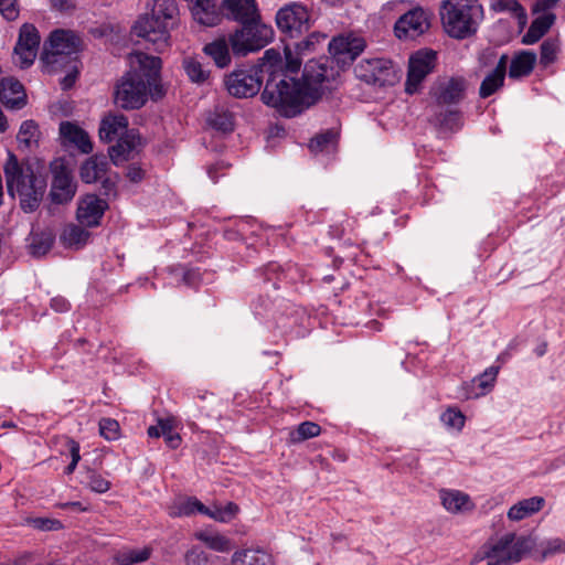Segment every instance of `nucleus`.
<instances>
[{"label":"nucleus","instance_id":"20e7f679","mask_svg":"<svg viewBox=\"0 0 565 565\" xmlns=\"http://www.w3.org/2000/svg\"><path fill=\"white\" fill-rule=\"evenodd\" d=\"M7 190L11 198L19 200L24 213L35 212L46 191V180L30 167H22L14 156L4 166Z\"/></svg>","mask_w":565,"mask_h":565},{"label":"nucleus","instance_id":"774afa93","mask_svg":"<svg viewBox=\"0 0 565 565\" xmlns=\"http://www.w3.org/2000/svg\"><path fill=\"white\" fill-rule=\"evenodd\" d=\"M62 508L63 509H73V510H78V511H85L86 510V508L83 507V504L81 502H78V501L63 503Z\"/></svg>","mask_w":565,"mask_h":565},{"label":"nucleus","instance_id":"de8ad7c7","mask_svg":"<svg viewBox=\"0 0 565 565\" xmlns=\"http://www.w3.org/2000/svg\"><path fill=\"white\" fill-rule=\"evenodd\" d=\"M498 372L499 367L490 366L482 374L473 379V382L482 390L480 394H484L487 390L493 386Z\"/></svg>","mask_w":565,"mask_h":565},{"label":"nucleus","instance_id":"39448f33","mask_svg":"<svg viewBox=\"0 0 565 565\" xmlns=\"http://www.w3.org/2000/svg\"><path fill=\"white\" fill-rule=\"evenodd\" d=\"M440 18L450 38L463 40L476 34L483 19V9L477 0H444Z\"/></svg>","mask_w":565,"mask_h":565},{"label":"nucleus","instance_id":"69168bd1","mask_svg":"<svg viewBox=\"0 0 565 565\" xmlns=\"http://www.w3.org/2000/svg\"><path fill=\"white\" fill-rule=\"evenodd\" d=\"M76 79V72L75 73H68L61 82L63 89H68L73 86Z\"/></svg>","mask_w":565,"mask_h":565},{"label":"nucleus","instance_id":"c03bdc74","mask_svg":"<svg viewBox=\"0 0 565 565\" xmlns=\"http://www.w3.org/2000/svg\"><path fill=\"white\" fill-rule=\"evenodd\" d=\"M150 551L143 550H128L118 554L117 561L120 565H132L136 563L145 562L149 558Z\"/></svg>","mask_w":565,"mask_h":565},{"label":"nucleus","instance_id":"473e14b6","mask_svg":"<svg viewBox=\"0 0 565 565\" xmlns=\"http://www.w3.org/2000/svg\"><path fill=\"white\" fill-rule=\"evenodd\" d=\"M79 483L96 493H105L110 489V481L96 470L85 467L78 475Z\"/></svg>","mask_w":565,"mask_h":565},{"label":"nucleus","instance_id":"0e129e2a","mask_svg":"<svg viewBox=\"0 0 565 565\" xmlns=\"http://www.w3.org/2000/svg\"><path fill=\"white\" fill-rule=\"evenodd\" d=\"M207 516L218 522H226V518L221 512V507L209 508Z\"/></svg>","mask_w":565,"mask_h":565},{"label":"nucleus","instance_id":"052dcab7","mask_svg":"<svg viewBox=\"0 0 565 565\" xmlns=\"http://www.w3.org/2000/svg\"><path fill=\"white\" fill-rule=\"evenodd\" d=\"M100 181H102V188L104 191L103 193L105 195H110L115 190V184H116L115 180H113L110 177L105 175Z\"/></svg>","mask_w":565,"mask_h":565},{"label":"nucleus","instance_id":"2f4dec72","mask_svg":"<svg viewBox=\"0 0 565 565\" xmlns=\"http://www.w3.org/2000/svg\"><path fill=\"white\" fill-rule=\"evenodd\" d=\"M228 44L225 39H217L211 43H207L203 52L210 56L215 65L220 68H224L231 63V54L228 50Z\"/></svg>","mask_w":565,"mask_h":565},{"label":"nucleus","instance_id":"cd10ccee","mask_svg":"<svg viewBox=\"0 0 565 565\" xmlns=\"http://www.w3.org/2000/svg\"><path fill=\"white\" fill-rule=\"evenodd\" d=\"M555 21V14L545 13L537 17L530 25L526 33L523 35L522 42L524 44L536 43L553 25Z\"/></svg>","mask_w":565,"mask_h":565},{"label":"nucleus","instance_id":"f3484780","mask_svg":"<svg viewBox=\"0 0 565 565\" xmlns=\"http://www.w3.org/2000/svg\"><path fill=\"white\" fill-rule=\"evenodd\" d=\"M220 10L226 19L239 24L260 17L256 0H223Z\"/></svg>","mask_w":565,"mask_h":565},{"label":"nucleus","instance_id":"e433bc0d","mask_svg":"<svg viewBox=\"0 0 565 565\" xmlns=\"http://www.w3.org/2000/svg\"><path fill=\"white\" fill-rule=\"evenodd\" d=\"M54 237L49 232L34 233L30 244V253L34 257L44 256L53 246Z\"/></svg>","mask_w":565,"mask_h":565},{"label":"nucleus","instance_id":"6e6552de","mask_svg":"<svg viewBox=\"0 0 565 565\" xmlns=\"http://www.w3.org/2000/svg\"><path fill=\"white\" fill-rule=\"evenodd\" d=\"M527 548L526 539H516L514 533H508L494 542L484 544L481 558L488 561L487 565H511L521 561Z\"/></svg>","mask_w":565,"mask_h":565},{"label":"nucleus","instance_id":"13d9d810","mask_svg":"<svg viewBox=\"0 0 565 565\" xmlns=\"http://www.w3.org/2000/svg\"><path fill=\"white\" fill-rule=\"evenodd\" d=\"M51 307L56 312H65L70 309V303L64 297L57 296L51 299Z\"/></svg>","mask_w":565,"mask_h":565},{"label":"nucleus","instance_id":"c9c22d12","mask_svg":"<svg viewBox=\"0 0 565 565\" xmlns=\"http://www.w3.org/2000/svg\"><path fill=\"white\" fill-rule=\"evenodd\" d=\"M440 498L444 508L452 513L463 511L469 503V497L460 491H441Z\"/></svg>","mask_w":565,"mask_h":565},{"label":"nucleus","instance_id":"7ed1b4c3","mask_svg":"<svg viewBox=\"0 0 565 565\" xmlns=\"http://www.w3.org/2000/svg\"><path fill=\"white\" fill-rule=\"evenodd\" d=\"M179 9L175 0H154L151 13L141 15L132 26V34L163 52L171 43V31L177 26Z\"/></svg>","mask_w":565,"mask_h":565},{"label":"nucleus","instance_id":"bb28decb","mask_svg":"<svg viewBox=\"0 0 565 565\" xmlns=\"http://www.w3.org/2000/svg\"><path fill=\"white\" fill-rule=\"evenodd\" d=\"M231 565H273V559L265 551L247 548L235 552Z\"/></svg>","mask_w":565,"mask_h":565},{"label":"nucleus","instance_id":"603ef678","mask_svg":"<svg viewBox=\"0 0 565 565\" xmlns=\"http://www.w3.org/2000/svg\"><path fill=\"white\" fill-rule=\"evenodd\" d=\"M0 13L8 21L15 20L19 17L17 0H0Z\"/></svg>","mask_w":565,"mask_h":565},{"label":"nucleus","instance_id":"6e6d98bb","mask_svg":"<svg viewBox=\"0 0 565 565\" xmlns=\"http://www.w3.org/2000/svg\"><path fill=\"white\" fill-rule=\"evenodd\" d=\"M558 553H565V541L561 539H553L546 543L543 550V557H548Z\"/></svg>","mask_w":565,"mask_h":565},{"label":"nucleus","instance_id":"9b49d317","mask_svg":"<svg viewBox=\"0 0 565 565\" xmlns=\"http://www.w3.org/2000/svg\"><path fill=\"white\" fill-rule=\"evenodd\" d=\"M276 23L282 33L290 39H295L309 29L308 9L299 2L286 4L278 10Z\"/></svg>","mask_w":565,"mask_h":565},{"label":"nucleus","instance_id":"8fccbe9b","mask_svg":"<svg viewBox=\"0 0 565 565\" xmlns=\"http://www.w3.org/2000/svg\"><path fill=\"white\" fill-rule=\"evenodd\" d=\"M192 502H194V498H186L182 501L175 502L170 509V515L177 518L194 514V505Z\"/></svg>","mask_w":565,"mask_h":565},{"label":"nucleus","instance_id":"7c9ffc66","mask_svg":"<svg viewBox=\"0 0 565 565\" xmlns=\"http://www.w3.org/2000/svg\"><path fill=\"white\" fill-rule=\"evenodd\" d=\"M207 124L222 134L234 130V115L224 106L217 105L207 117Z\"/></svg>","mask_w":565,"mask_h":565},{"label":"nucleus","instance_id":"1a4fd4ad","mask_svg":"<svg viewBox=\"0 0 565 565\" xmlns=\"http://www.w3.org/2000/svg\"><path fill=\"white\" fill-rule=\"evenodd\" d=\"M52 174L49 200L52 204L65 205L73 201L77 192V182L65 158H56L50 163Z\"/></svg>","mask_w":565,"mask_h":565},{"label":"nucleus","instance_id":"a878e982","mask_svg":"<svg viewBox=\"0 0 565 565\" xmlns=\"http://www.w3.org/2000/svg\"><path fill=\"white\" fill-rule=\"evenodd\" d=\"M545 503L542 497H532L524 499L512 505L508 511V518L512 521H520L524 518L539 512Z\"/></svg>","mask_w":565,"mask_h":565},{"label":"nucleus","instance_id":"4d7b16f0","mask_svg":"<svg viewBox=\"0 0 565 565\" xmlns=\"http://www.w3.org/2000/svg\"><path fill=\"white\" fill-rule=\"evenodd\" d=\"M143 175H145V171L136 164H131L127 168L126 177L131 182H135V183L140 182L143 179Z\"/></svg>","mask_w":565,"mask_h":565},{"label":"nucleus","instance_id":"4468645a","mask_svg":"<svg viewBox=\"0 0 565 565\" xmlns=\"http://www.w3.org/2000/svg\"><path fill=\"white\" fill-rule=\"evenodd\" d=\"M79 39L72 32L55 30L44 43L43 58L51 64L58 62V56H71L77 53Z\"/></svg>","mask_w":565,"mask_h":565},{"label":"nucleus","instance_id":"bf43d9fd","mask_svg":"<svg viewBox=\"0 0 565 565\" xmlns=\"http://www.w3.org/2000/svg\"><path fill=\"white\" fill-rule=\"evenodd\" d=\"M221 512L226 518V522H228L238 512V507L233 502H228L224 508L221 507Z\"/></svg>","mask_w":565,"mask_h":565},{"label":"nucleus","instance_id":"c756f323","mask_svg":"<svg viewBox=\"0 0 565 565\" xmlns=\"http://www.w3.org/2000/svg\"><path fill=\"white\" fill-rule=\"evenodd\" d=\"M194 3L193 14L195 19L207 26L216 25L220 14L212 0H191Z\"/></svg>","mask_w":565,"mask_h":565},{"label":"nucleus","instance_id":"4c0bfd02","mask_svg":"<svg viewBox=\"0 0 565 565\" xmlns=\"http://www.w3.org/2000/svg\"><path fill=\"white\" fill-rule=\"evenodd\" d=\"M183 68L193 83L203 84L209 79L210 71L205 70L202 64L193 57L183 60Z\"/></svg>","mask_w":565,"mask_h":565},{"label":"nucleus","instance_id":"0eeeda50","mask_svg":"<svg viewBox=\"0 0 565 565\" xmlns=\"http://www.w3.org/2000/svg\"><path fill=\"white\" fill-rule=\"evenodd\" d=\"M274 30L262 21V17L252 22L241 24L232 34L228 42L232 51L237 56H246L249 53L264 49L271 42Z\"/></svg>","mask_w":565,"mask_h":565},{"label":"nucleus","instance_id":"49530a36","mask_svg":"<svg viewBox=\"0 0 565 565\" xmlns=\"http://www.w3.org/2000/svg\"><path fill=\"white\" fill-rule=\"evenodd\" d=\"M99 433L107 440H116L119 437V424L113 418H102Z\"/></svg>","mask_w":565,"mask_h":565},{"label":"nucleus","instance_id":"864d4df0","mask_svg":"<svg viewBox=\"0 0 565 565\" xmlns=\"http://www.w3.org/2000/svg\"><path fill=\"white\" fill-rule=\"evenodd\" d=\"M31 524L34 529L41 531H55L62 527V524L58 520L47 518L32 519Z\"/></svg>","mask_w":565,"mask_h":565},{"label":"nucleus","instance_id":"2eb2a0df","mask_svg":"<svg viewBox=\"0 0 565 565\" xmlns=\"http://www.w3.org/2000/svg\"><path fill=\"white\" fill-rule=\"evenodd\" d=\"M468 81L462 76H452L439 81L434 88L437 108L458 106L466 97Z\"/></svg>","mask_w":565,"mask_h":565},{"label":"nucleus","instance_id":"338daca9","mask_svg":"<svg viewBox=\"0 0 565 565\" xmlns=\"http://www.w3.org/2000/svg\"><path fill=\"white\" fill-rule=\"evenodd\" d=\"M192 504L194 505V512H199V513L204 514V515H206V513H209V508L205 507L196 498H194V502H192Z\"/></svg>","mask_w":565,"mask_h":565},{"label":"nucleus","instance_id":"ddd939ff","mask_svg":"<svg viewBox=\"0 0 565 565\" xmlns=\"http://www.w3.org/2000/svg\"><path fill=\"white\" fill-rule=\"evenodd\" d=\"M436 58L433 50H420L411 56L405 87L407 94L417 92L423 79L435 68Z\"/></svg>","mask_w":565,"mask_h":565},{"label":"nucleus","instance_id":"a19ab883","mask_svg":"<svg viewBox=\"0 0 565 565\" xmlns=\"http://www.w3.org/2000/svg\"><path fill=\"white\" fill-rule=\"evenodd\" d=\"M504 78L505 77L494 72L489 73L481 82L479 96L481 98H488L493 95L499 88L503 86Z\"/></svg>","mask_w":565,"mask_h":565},{"label":"nucleus","instance_id":"a211bd4d","mask_svg":"<svg viewBox=\"0 0 565 565\" xmlns=\"http://www.w3.org/2000/svg\"><path fill=\"white\" fill-rule=\"evenodd\" d=\"M107 206L106 201L99 199L96 194H87L78 203L77 220L84 226H96L99 224Z\"/></svg>","mask_w":565,"mask_h":565},{"label":"nucleus","instance_id":"4be33fe9","mask_svg":"<svg viewBox=\"0 0 565 565\" xmlns=\"http://www.w3.org/2000/svg\"><path fill=\"white\" fill-rule=\"evenodd\" d=\"M61 137L75 145L83 153H89L93 150V145L88 134L77 125L70 121H62L60 124Z\"/></svg>","mask_w":565,"mask_h":565},{"label":"nucleus","instance_id":"37998d69","mask_svg":"<svg viewBox=\"0 0 565 565\" xmlns=\"http://www.w3.org/2000/svg\"><path fill=\"white\" fill-rule=\"evenodd\" d=\"M490 8L495 12L509 11L519 20L525 18V12L518 0H492Z\"/></svg>","mask_w":565,"mask_h":565},{"label":"nucleus","instance_id":"aec40b11","mask_svg":"<svg viewBox=\"0 0 565 565\" xmlns=\"http://www.w3.org/2000/svg\"><path fill=\"white\" fill-rule=\"evenodd\" d=\"M0 102L8 108L21 109L26 104L23 85L14 77L0 81Z\"/></svg>","mask_w":565,"mask_h":565},{"label":"nucleus","instance_id":"58836bf2","mask_svg":"<svg viewBox=\"0 0 565 565\" xmlns=\"http://www.w3.org/2000/svg\"><path fill=\"white\" fill-rule=\"evenodd\" d=\"M198 539L213 551L223 553L231 550V541L222 534L201 532Z\"/></svg>","mask_w":565,"mask_h":565},{"label":"nucleus","instance_id":"680f3d73","mask_svg":"<svg viewBox=\"0 0 565 565\" xmlns=\"http://www.w3.org/2000/svg\"><path fill=\"white\" fill-rule=\"evenodd\" d=\"M52 6L60 11H70L74 8L72 0H52Z\"/></svg>","mask_w":565,"mask_h":565},{"label":"nucleus","instance_id":"423d86ee","mask_svg":"<svg viewBox=\"0 0 565 565\" xmlns=\"http://www.w3.org/2000/svg\"><path fill=\"white\" fill-rule=\"evenodd\" d=\"M366 47V42L363 38L353 34L339 35L329 43V52L331 58L321 57L317 61H309L307 64H322L326 62L328 67L335 71L332 78L328 81H319L313 85L319 88V99L326 90H331L338 76L340 68L350 65Z\"/></svg>","mask_w":565,"mask_h":565},{"label":"nucleus","instance_id":"f704fd0d","mask_svg":"<svg viewBox=\"0 0 565 565\" xmlns=\"http://www.w3.org/2000/svg\"><path fill=\"white\" fill-rule=\"evenodd\" d=\"M323 40H326V35L313 32L298 42L286 44L285 49L289 47L291 57L298 58L301 62V58L298 55H302V54L313 51L316 45L319 44ZM282 61L285 63L286 58Z\"/></svg>","mask_w":565,"mask_h":565},{"label":"nucleus","instance_id":"f8f14e48","mask_svg":"<svg viewBox=\"0 0 565 565\" xmlns=\"http://www.w3.org/2000/svg\"><path fill=\"white\" fill-rule=\"evenodd\" d=\"M40 34L32 24L24 23L13 50L12 61L20 68H28L34 63L40 45Z\"/></svg>","mask_w":565,"mask_h":565},{"label":"nucleus","instance_id":"6ab92c4d","mask_svg":"<svg viewBox=\"0 0 565 565\" xmlns=\"http://www.w3.org/2000/svg\"><path fill=\"white\" fill-rule=\"evenodd\" d=\"M141 146L140 136L135 129L126 131V135L118 138L117 143L108 150L109 158L118 166L122 161L134 159Z\"/></svg>","mask_w":565,"mask_h":565},{"label":"nucleus","instance_id":"412c9836","mask_svg":"<svg viewBox=\"0 0 565 565\" xmlns=\"http://www.w3.org/2000/svg\"><path fill=\"white\" fill-rule=\"evenodd\" d=\"M109 163L106 156H93L86 159L79 168V177L85 183L102 180L108 170Z\"/></svg>","mask_w":565,"mask_h":565},{"label":"nucleus","instance_id":"b1692460","mask_svg":"<svg viewBox=\"0 0 565 565\" xmlns=\"http://www.w3.org/2000/svg\"><path fill=\"white\" fill-rule=\"evenodd\" d=\"M147 433L151 438L162 436L167 446L171 449H177L181 444L180 435L173 431V419L171 418H159L157 425L150 426Z\"/></svg>","mask_w":565,"mask_h":565},{"label":"nucleus","instance_id":"9d476101","mask_svg":"<svg viewBox=\"0 0 565 565\" xmlns=\"http://www.w3.org/2000/svg\"><path fill=\"white\" fill-rule=\"evenodd\" d=\"M354 73L366 84L380 87L393 85L397 79L394 65L385 58H364L355 65Z\"/></svg>","mask_w":565,"mask_h":565},{"label":"nucleus","instance_id":"79ce46f5","mask_svg":"<svg viewBox=\"0 0 565 565\" xmlns=\"http://www.w3.org/2000/svg\"><path fill=\"white\" fill-rule=\"evenodd\" d=\"M337 132L333 130H327L320 135H317L309 142V148L313 152L330 151L335 145Z\"/></svg>","mask_w":565,"mask_h":565},{"label":"nucleus","instance_id":"5fc2aeb1","mask_svg":"<svg viewBox=\"0 0 565 565\" xmlns=\"http://www.w3.org/2000/svg\"><path fill=\"white\" fill-rule=\"evenodd\" d=\"M68 448H70V454L72 457V460H71L70 465L65 468L66 475L73 473L77 467L78 461L81 460L79 444L77 441L71 439V440H68Z\"/></svg>","mask_w":565,"mask_h":565},{"label":"nucleus","instance_id":"72a5a7b5","mask_svg":"<svg viewBox=\"0 0 565 565\" xmlns=\"http://www.w3.org/2000/svg\"><path fill=\"white\" fill-rule=\"evenodd\" d=\"M435 121L443 129L454 130L459 128L461 111L457 106H445L443 108L435 109Z\"/></svg>","mask_w":565,"mask_h":565},{"label":"nucleus","instance_id":"f03ea898","mask_svg":"<svg viewBox=\"0 0 565 565\" xmlns=\"http://www.w3.org/2000/svg\"><path fill=\"white\" fill-rule=\"evenodd\" d=\"M129 71L118 81L114 102L122 109L132 110L141 108L150 93L153 99L163 96L160 85V71L162 61L158 56L143 52L129 54Z\"/></svg>","mask_w":565,"mask_h":565},{"label":"nucleus","instance_id":"5701e85b","mask_svg":"<svg viewBox=\"0 0 565 565\" xmlns=\"http://www.w3.org/2000/svg\"><path fill=\"white\" fill-rule=\"evenodd\" d=\"M128 129V118L125 115H109L105 117L99 127V137L103 141L110 142L115 138L126 135Z\"/></svg>","mask_w":565,"mask_h":565},{"label":"nucleus","instance_id":"c85d7f7f","mask_svg":"<svg viewBox=\"0 0 565 565\" xmlns=\"http://www.w3.org/2000/svg\"><path fill=\"white\" fill-rule=\"evenodd\" d=\"M536 54L530 51H523L515 55L510 64L509 76L511 78H520L529 75L535 65Z\"/></svg>","mask_w":565,"mask_h":565},{"label":"nucleus","instance_id":"09e8293b","mask_svg":"<svg viewBox=\"0 0 565 565\" xmlns=\"http://www.w3.org/2000/svg\"><path fill=\"white\" fill-rule=\"evenodd\" d=\"M321 428L318 424L313 422H303L297 428V437H294L295 440H306L312 437H316L320 434Z\"/></svg>","mask_w":565,"mask_h":565},{"label":"nucleus","instance_id":"ea45409f","mask_svg":"<svg viewBox=\"0 0 565 565\" xmlns=\"http://www.w3.org/2000/svg\"><path fill=\"white\" fill-rule=\"evenodd\" d=\"M39 126L34 120H25L21 124L18 132V141L30 148L32 145L38 142L39 139Z\"/></svg>","mask_w":565,"mask_h":565},{"label":"nucleus","instance_id":"a18cd8bd","mask_svg":"<svg viewBox=\"0 0 565 565\" xmlns=\"http://www.w3.org/2000/svg\"><path fill=\"white\" fill-rule=\"evenodd\" d=\"M558 43L556 40L547 39L541 44V64L548 65L556 58Z\"/></svg>","mask_w":565,"mask_h":565},{"label":"nucleus","instance_id":"dca6fc26","mask_svg":"<svg viewBox=\"0 0 565 565\" xmlns=\"http://www.w3.org/2000/svg\"><path fill=\"white\" fill-rule=\"evenodd\" d=\"M429 26L423 9L411 10L402 15L395 23L394 32L398 39H415Z\"/></svg>","mask_w":565,"mask_h":565},{"label":"nucleus","instance_id":"e2e57ef3","mask_svg":"<svg viewBox=\"0 0 565 565\" xmlns=\"http://www.w3.org/2000/svg\"><path fill=\"white\" fill-rule=\"evenodd\" d=\"M507 65H508V55L503 54L499 58L498 64H497V66L494 67V70L492 72H494V73L505 77Z\"/></svg>","mask_w":565,"mask_h":565},{"label":"nucleus","instance_id":"3c124183","mask_svg":"<svg viewBox=\"0 0 565 565\" xmlns=\"http://www.w3.org/2000/svg\"><path fill=\"white\" fill-rule=\"evenodd\" d=\"M441 420L448 427L461 429L465 425V416L461 412L448 409L441 415Z\"/></svg>","mask_w":565,"mask_h":565},{"label":"nucleus","instance_id":"f257e3e1","mask_svg":"<svg viewBox=\"0 0 565 565\" xmlns=\"http://www.w3.org/2000/svg\"><path fill=\"white\" fill-rule=\"evenodd\" d=\"M300 61L291 57L286 47V62L275 49L266 50L259 63L248 68H237L225 76L228 94L236 98L254 97L260 90L262 102L281 116L296 117L319 100V88L313 83L332 78L335 71L322 64H306L301 79L297 77Z\"/></svg>","mask_w":565,"mask_h":565},{"label":"nucleus","instance_id":"393cba45","mask_svg":"<svg viewBox=\"0 0 565 565\" xmlns=\"http://www.w3.org/2000/svg\"><path fill=\"white\" fill-rule=\"evenodd\" d=\"M89 236L90 233L82 226L68 224L60 235V241L66 248L79 249L87 244Z\"/></svg>","mask_w":565,"mask_h":565}]
</instances>
